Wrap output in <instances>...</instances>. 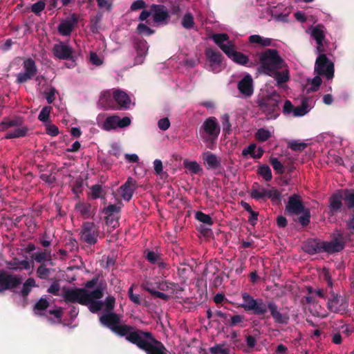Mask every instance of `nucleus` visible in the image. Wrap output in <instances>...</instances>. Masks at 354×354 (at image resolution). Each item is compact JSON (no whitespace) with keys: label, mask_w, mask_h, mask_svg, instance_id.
Wrapping results in <instances>:
<instances>
[{"label":"nucleus","mask_w":354,"mask_h":354,"mask_svg":"<svg viewBox=\"0 0 354 354\" xmlns=\"http://www.w3.org/2000/svg\"><path fill=\"white\" fill-rule=\"evenodd\" d=\"M322 252H325L328 254H333L342 251L345 246L343 241H339L337 237H333L330 241H322Z\"/></svg>","instance_id":"20"},{"label":"nucleus","mask_w":354,"mask_h":354,"mask_svg":"<svg viewBox=\"0 0 354 354\" xmlns=\"http://www.w3.org/2000/svg\"><path fill=\"white\" fill-rule=\"evenodd\" d=\"M21 283V278L0 269V294L17 288Z\"/></svg>","instance_id":"12"},{"label":"nucleus","mask_w":354,"mask_h":354,"mask_svg":"<svg viewBox=\"0 0 354 354\" xmlns=\"http://www.w3.org/2000/svg\"><path fill=\"white\" fill-rule=\"evenodd\" d=\"M89 296H93L96 299L103 297V290L97 288L91 292H88L85 288H75L66 290L63 295V298L66 303H78L83 306H88Z\"/></svg>","instance_id":"6"},{"label":"nucleus","mask_w":354,"mask_h":354,"mask_svg":"<svg viewBox=\"0 0 354 354\" xmlns=\"http://www.w3.org/2000/svg\"><path fill=\"white\" fill-rule=\"evenodd\" d=\"M271 137V133L269 130L261 128L258 129L255 134V138L259 142L267 141Z\"/></svg>","instance_id":"46"},{"label":"nucleus","mask_w":354,"mask_h":354,"mask_svg":"<svg viewBox=\"0 0 354 354\" xmlns=\"http://www.w3.org/2000/svg\"><path fill=\"white\" fill-rule=\"evenodd\" d=\"M136 188V180L131 177H129L125 183L120 187L121 197L124 201H129Z\"/></svg>","instance_id":"21"},{"label":"nucleus","mask_w":354,"mask_h":354,"mask_svg":"<svg viewBox=\"0 0 354 354\" xmlns=\"http://www.w3.org/2000/svg\"><path fill=\"white\" fill-rule=\"evenodd\" d=\"M270 162L277 174H283L284 173V166L277 158H270Z\"/></svg>","instance_id":"49"},{"label":"nucleus","mask_w":354,"mask_h":354,"mask_svg":"<svg viewBox=\"0 0 354 354\" xmlns=\"http://www.w3.org/2000/svg\"><path fill=\"white\" fill-rule=\"evenodd\" d=\"M221 120L223 133L225 136L231 134L232 124L230 121V115L228 113L223 114L221 117Z\"/></svg>","instance_id":"38"},{"label":"nucleus","mask_w":354,"mask_h":354,"mask_svg":"<svg viewBox=\"0 0 354 354\" xmlns=\"http://www.w3.org/2000/svg\"><path fill=\"white\" fill-rule=\"evenodd\" d=\"M258 174L266 181H270L272 178V171L268 165H263L259 167Z\"/></svg>","instance_id":"44"},{"label":"nucleus","mask_w":354,"mask_h":354,"mask_svg":"<svg viewBox=\"0 0 354 354\" xmlns=\"http://www.w3.org/2000/svg\"><path fill=\"white\" fill-rule=\"evenodd\" d=\"M91 196L93 199H97L101 197V194L102 192V186L100 185L96 184L91 187Z\"/></svg>","instance_id":"56"},{"label":"nucleus","mask_w":354,"mask_h":354,"mask_svg":"<svg viewBox=\"0 0 354 354\" xmlns=\"http://www.w3.org/2000/svg\"><path fill=\"white\" fill-rule=\"evenodd\" d=\"M205 56L210 62L209 66L212 71H215L216 70V67L220 66L223 58L222 54L219 51L212 48H207L205 50Z\"/></svg>","instance_id":"26"},{"label":"nucleus","mask_w":354,"mask_h":354,"mask_svg":"<svg viewBox=\"0 0 354 354\" xmlns=\"http://www.w3.org/2000/svg\"><path fill=\"white\" fill-rule=\"evenodd\" d=\"M212 39L225 54H228L229 50L234 47V42L230 40V37L226 33L214 34L212 35Z\"/></svg>","instance_id":"17"},{"label":"nucleus","mask_w":354,"mask_h":354,"mask_svg":"<svg viewBox=\"0 0 354 354\" xmlns=\"http://www.w3.org/2000/svg\"><path fill=\"white\" fill-rule=\"evenodd\" d=\"M133 335L129 337V342L135 344L147 354H166L165 345L156 339L151 332L138 328Z\"/></svg>","instance_id":"1"},{"label":"nucleus","mask_w":354,"mask_h":354,"mask_svg":"<svg viewBox=\"0 0 354 354\" xmlns=\"http://www.w3.org/2000/svg\"><path fill=\"white\" fill-rule=\"evenodd\" d=\"M346 207L348 209L354 208V191L348 190L345 191L344 196L343 198Z\"/></svg>","instance_id":"45"},{"label":"nucleus","mask_w":354,"mask_h":354,"mask_svg":"<svg viewBox=\"0 0 354 354\" xmlns=\"http://www.w3.org/2000/svg\"><path fill=\"white\" fill-rule=\"evenodd\" d=\"M137 30L140 34H147V35H151L153 31L147 25L144 24H139Z\"/></svg>","instance_id":"64"},{"label":"nucleus","mask_w":354,"mask_h":354,"mask_svg":"<svg viewBox=\"0 0 354 354\" xmlns=\"http://www.w3.org/2000/svg\"><path fill=\"white\" fill-rule=\"evenodd\" d=\"M181 24L185 29H192L194 26V19L192 13L187 12L183 16L181 21Z\"/></svg>","instance_id":"43"},{"label":"nucleus","mask_w":354,"mask_h":354,"mask_svg":"<svg viewBox=\"0 0 354 354\" xmlns=\"http://www.w3.org/2000/svg\"><path fill=\"white\" fill-rule=\"evenodd\" d=\"M151 10L153 14V20L156 23L163 22L169 18L167 8L161 4H152Z\"/></svg>","instance_id":"23"},{"label":"nucleus","mask_w":354,"mask_h":354,"mask_svg":"<svg viewBox=\"0 0 354 354\" xmlns=\"http://www.w3.org/2000/svg\"><path fill=\"white\" fill-rule=\"evenodd\" d=\"M78 18L75 14L71 16V19L60 23L57 30L60 35L68 36L72 32L74 27L77 24Z\"/></svg>","instance_id":"25"},{"label":"nucleus","mask_w":354,"mask_h":354,"mask_svg":"<svg viewBox=\"0 0 354 354\" xmlns=\"http://www.w3.org/2000/svg\"><path fill=\"white\" fill-rule=\"evenodd\" d=\"M52 51L54 56L59 59L72 60L73 63L75 62L73 56V48L64 42L55 44L53 46Z\"/></svg>","instance_id":"15"},{"label":"nucleus","mask_w":354,"mask_h":354,"mask_svg":"<svg viewBox=\"0 0 354 354\" xmlns=\"http://www.w3.org/2000/svg\"><path fill=\"white\" fill-rule=\"evenodd\" d=\"M184 166L192 174H197L202 171L203 169L196 161H184Z\"/></svg>","instance_id":"41"},{"label":"nucleus","mask_w":354,"mask_h":354,"mask_svg":"<svg viewBox=\"0 0 354 354\" xmlns=\"http://www.w3.org/2000/svg\"><path fill=\"white\" fill-rule=\"evenodd\" d=\"M294 106L292 105V102L286 100L284 102L283 106V113L284 115H290L292 113Z\"/></svg>","instance_id":"63"},{"label":"nucleus","mask_w":354,"mask_h":354,"mask_svg":"<svg viewBox=\"0 0 354 354\" xmlns=\"http://www.w3.org/2000/svg\"><path fill=\"white\" fill-rule=\"evenodd\" d=\"M233 62L240 65L245 66L249 62L247 55L235 50V46L229 50V53L225 54Z\"/></svg>","instance_id":"29"},{"label":"nucleus","mask_w":354,"mask_h":354,"mask_svg":"<svg viewBox=\"0 0 354 354\" xmlns=\"http://www.w3.org/2000/svg\"><path fill=\"white\" fill-rule=\"evenodd\" d=\"M250 44H257L262 47L270 46L272 44V40L270 38H264L259 35H252L248 37Z\"/></svg>","instance_id":"33"},{"label":"nucleus","mask_w":354,"mask_h":354,"mask_svg":"<svg viewBox=\"0 0 354 354\" xmlns=\"http://www.w3.org/2000/svg\"><path fill=\"white\" fill-rule=\"evenodd\" d=\"M100 324L110 329L114 334L120 337H125L129 342V337L133 335L137 328L129 324H121L119 315L113 312H104L99 318Z\"/></svg>","instance_id":"2"},{"label":"nucleus","mask_w":354,"mask_h":354,"mask_svg":"<svg viewBox=\"0 0 354 354\" xmlns=\"http://www.w3.org/2000/svg\"><path fill=\"white\" fill-rule=\"evenodd\" d=\"M145 257L150 263L156 264L162 258V255L154 251L147 250Z\"/></svg>","instance_id":"50"},{"label":"nucleus","mask_w":354,"mask_h":354,"mask_svg":"<svg viewBox=\"0 0 354 354\" xmlns=\"http://www.w3.org/2000/svg\"><path fill=\"white\" fill-rule=\"evenodd\" d=\"M51 110V106H44L38 115L39 120L43 122H48L49 120Z\"/></svg>","instance_id":"51"},{"label":"nucleus","mask_w":354,"mask_h":354,"mask_svg":"<svg viewBox=\"0 0 354 354\" xmlns=\"http://www.w3.org/2000/svg\"><path fill=\"white\" fill-rule=\"evenodd\" d=\"M221 132V127L215 117L207 118L200 130V136L208 149H214Z\"/></svg>","instance_id":"7"},{"label":"nucleus","mask_w":354,"mask_h":354,"mask_svg":"<svg viewBox=\"0 0 354 354\" xmlns=\"http://www.w3.org/2000/svg\"><path fill=\"white\" fill-rule=\"evenodd\" d=\"M50 273V269L44 264H41L37 269V276L41 279H46Z\"/></svg>","instance_id":"52"},{"label":"nucleus","mask_w":354,"mask_h":354,"mask_svg":"<svg viewBox=\"0 0 354 354\" xmlns=\"http://www.w3.org/2000/svg\"><path fill=\"white\" fill-rule=\"evenodd\" d=\"M258 184L254 183L251 188L250 196L257 201H266L268 198L270 189L262 188L261 190L257 188Z\"/></svg>","instance_id":"30"},{"label":"nucleus","mask_w":354,"mask_h":354,"mask_svg":"<svg viewBox=\"0 0 354 354\" xmlns=\"http://www.w3.org/2000/svg\"><path fill=\"white\" fill-rule=\"evenodd\" d=\"M209 351L212 354H229V349L223 348L221 345L211 347Z\"/></svg>","instance_id":"60"},{"label":"nucleus","mask_w":354,"mask_h":354,"mask_svg":"<svg viewBox=\"0 0 354 354\" xmlns=\"http://www.w3.org/2000/svg\"><path fill=\"white\" fill-rule=\"evenodd\" d=\"M41 180L45 182L46 184L49 185H53L56 182V178L55 176H53L52 174H41L39 176Z\"/></svg>","instance_id":"55"},{"label":"nucleus","mask_w":354,"mask_h":354,"mask_svg":"<svg viewBox=\"0 0 354 354\" xmlns=\"http://www.w3.org/2000/svg\"><path fill=\"white\" fill-rule=\"evenodd\" d=\"M50 306L49 301L46 298H40L35 304L33 310L35 313L39 316L46 315L45 311Z\"/></svg>","instance_id":"34"},{"label":"nucleus","mask_w":354,"mask_h":354,"mask_svg":"<svg viewBox=\"0 0 354 354\" xmlns=\"http://www.w3.org/2000/svg\"><path fill=\"white\" fill-rule=\"evenodd\" d=\"M103 212L106 216H115V214H119L120 212V207L114 204L109 205L104 209Z\"/></svg>","instance_id":"54"},{"label":"nucleus","mask_w":354,"mask_h":354,"mask_svg":"<svg viewBox=\"0 0 354 354\" xmlns=\"http://www.w3.org/2000/svg\"><path fill=\"white\" fill-rule=\"evenodd\" d=\"M237 88L245 97H250L254 93L253 80L250 74L245 75L238 83Z\"/></svg>","instance_id":"19"},{"label":"nucleus","mask_w":354,"mask_h":354,"mask_svg":"<svg viewBox=\"0 0 354 354\" xmlns=\"http://www.w3.org/2000/svg\"><path fill=\"white\" fill-rule=\"evenodd\" d=\"M133 286H131L128 290V295L130 300L136 304H140V298L139 295H135L133 292Z\"/></svg>","instance_id":"61"},{"label":"nucleus","mask_w":354,"mask_h":354,"mask_svg":"<svg viewBox=\"0 0 354 354\" xmlns=\"http://www.w3.org/2000/svg\"><path fill=\"white\" fill-rule=\"evenodd\" d=\"M288 147L292 151H301L306 148L307 144L303 142H299L297 140H292L288 142Z\"/></svg>","instance_id":"47"},{"label":"nucleus","mask_w":354,"mask_h":354,"mask_svg":"<svg viewBox=\"0 0 354 354\" xmlns=\"http://www.w3.org/2000/svg\"><path fill=\"white\" fill-rule=\"evenodd\" d=\"M282 71H279V70H276L275 72L271 73V75H268L270 77H273L277 81V86H281L282 84L286 83L289 81L290 75L288 69H281Z\"/></svg>","instance_id":"32"},{"label":"nucleus","mask_w":354,"mask_h":354,"mask_svg":"<svg viewBox=\"0 0 354 354\" xmlns=\"http://www.w3.org/2000/svg\"><path fill=\"white\" fill-rule=\"evenodd\" d=\"M28 128L26 127L17 128L12 131L7 133L5 136L6 139L19 138L26 136Z\"/></svg>","instance_id":"36"},{"label":"nucleus","mask_w":354,"mask_h":354,"mask_svg":"<svg viewBox=\"0 0 354 354\" xmlns=\"http://www.w3.org/2000/svg\"><path fill=\"white\" fill-rule=\"evenodd\" d=\"M83 182L81 179H77L73 184L72 191L76 195L82 192Z\"/></svg>","instance_id":"58"},{"label":"nucleus","mask_w":354,"mask_h":354,"mask_svg":"<svg viewBox=\"0 0 354 354\" xmlns=\"http://www.w3.org/2000/svg\"><path fill=\"white\" fill-rule=\"evenodd\" d=\"M202 158L207 169L219 170L216 174L222 173L221 170H223V168L221 165V160L216 154L207 151L202 153Z\"/></svg>","instance_id":"16"},{"label":"nucleus","mask_w":354,"mask_h":354,"mask_svg":"<svg viewBox=\"0 0 354 354\" xmlns=\"http://www.w3.org/2000/svg\"><path fill=\"white\" fill-rule=\"evenodd\" d=\"M49 315H52L57 319V323H61L63 317V310L61 308H58L54 310H50L48 311Z\"/></svg>","instance_id":"62"},{"label":"nucleus","mask_w":354,"mask_h":354,"mask_svg":"<svg viewBox=\"0 0 354 354\" xmlns=\"http://www.w3.org/2000/svg\"><path fill=\"white\" fill-rule=\"evenodd\" d=\"M23 122V120L18 118L14 120H4L0 122V131H6L10 127L20 126Z\"/></svg>","instance_id":"39"},{"label":"nucleus","mask_w":354,"mask_h":354,"mask_svg":"<svg viewBox=\"0 0 354 354\" xmlns=\"http://www.w3.org/2000/svg\"><path fill=\"white\" fill-rule=\"evenodd\" d=\"M195 218L199 222L206 224L208 226H212L214 224V221L212 217L201 211H198L196 212Z\"/></svg>","instance_id":"42"},{"label":"nucleus","mask_w":354,"mask_h":354,"mask_svg":"<svg viewBox=\"0 0 354 354\" xmlns=\"http://www.w3.org/2000/svg\"><path fill=\"white\" fill-rule=\"evenodd\" d=\"M98 299L93 296H89L88 309L93 313H96L102 309L104 303L101 301H97Z\"/></svg>","instance_id":"37"},{"label":"nucleus","mask_w":354,"mask_h":354,"mask_svg":"<svg viewBox=\"0 0 354 354\" xmlns=\"http://www.w3.org/2000/svg\"><path fill=\"white\" fill-rule=\"evenodd\" d=\"M268 199H270L272 201H281V194L276 188L272 187L270 189Z\"/></svg>","instance_id":"57"},{"label":"nucleus","mask_w":354,"mask_h":354,"mask_svg":"<svg viewBox=\"0 0 354 354\" xmlns=\"http://www.w3.org/2000/svg\"><path fill=\"white\" fill-rule=\"evenodd\" d=\"M269 310L270 315L272 317L274 321L280 324H287L289 322V315L286 313H281L278 310L277 305L273 301H269L267 304V310Z\"/></svg>","instance_id":"18"},{"label":"nucleus","mask_w":354,"mask_h":354,"mask_svg":"<svg viewBox=\"0 0 354 354\" xmlns=\"http://www.w3.org/2000/svg\"><path fill=\"white\" fill-rule=\"evenodd\" d=\"M322 241L317 239H308L304 242L302 250L308 254H315L322 252Z\"/></svg>","instance_id":"24"},{"label":"nucleus","mask_w":354,"mask_h":354,"mask_svg":"<svg viewBox=\"0 0 354 354\" xmlns=\"http://www.w3.org/2000/svg\"><path fill=\"white\" fill-rule=\"evenodd\" d=\"M80 240L88 245H94L97 243L100 236L99 226L93 222H84L80 232Z\"/></svg>","instance_id":"9"},{"label":"nucleus","mask_w":354,"mask_h":354,"mask_svg":"<svg viewBox=\"0 0 354 354\" xmlns=\"http://www.w3.org/2000/svg\"><path fill=\"white\" fill-rule=\"evenodd\" d=\"M134 48L137 53L135 57V64H142L147 54L149 48L147 42L145 39L136 40L134 43Z\"/></svg>","instance_id":"22"},{"label":"nucleus","mask_w":354,"mask_h":354,"mask_svg":"<svg viewBox=\"0 0 354 354\" xmlns=\"http://www.w3.org/2000/svg\"><path fill=\"white\" fill-rule=\"evenodd\" d=\"M243 303L240 305L245 311H251L257 316H263L267 313V304L261 299H254L248 292L242 294Z\"/></svg>","instance_id":"8"},{"label":"nucleus","mask_w":354,"mask_h":354,"mask_svg":"<svg viewBox=\"0 0 354 354\" xmlns=\"http://www.w3.org/2000/svg\"><path fill=\"white\" fill-rule=\"evenodd\" d=\"M259 70L266 75H271L276 70L283 69L286 66L283 59L277 50L267 48L259 54Z\"/></svg>","instance_id":"4"},{"label":"nucleus","mask_w":354,"mask_h":354,"mask_svg":"<svg viewBox=\"0 0 354 354\" xmlns=\"http://www.w3.org/2000/svg\"><path fill=\"white\" fill-rule=\"evenodd\" d=\"M91 205L88 203H79L76 208L84 218H88L91 216Z\"/></svg>","instance_id":"48"},{"label":"nucleus","mask_w":354,"mask_h":354,"mask_svg":"<svg viewBox=\"0 0 354 354\" xmlns=\"http://www.w3.org/2000/svg\"><path fill=\"white\" fill-rule=\"evenodd\" d=\"M113 98L122 109H127L129 107L131 100L128 95L124 91L116 90L113 92Z\"/></svg>","instance_id":"28"},{"label":"nucleus","mask_w":354,"mask_h":354,"mask_svg":"<svg viewBox=\"0 0 354 354\" xmlns=\"http://www.w3.org/2000/svg\"><path fill=\"white\" fill-rule=\"evenodd\" d=\"M281 102L282 97L277 91H273L259 98L257 103L259 111L267 120H275L280 114Z\"/></svg>","instance_id":"3"},{"label":"nucleus","mask_w":354,"mask_h":354,"mask_svg":"<svg viewBox=\"0 0 354 354\" xmlns=\"http://www.w3.org/2000/svg\"><path fill=\"white\" fill-rule=\"evenodd\" d=\"M157 288L161 291H169L171 294L179 290V285L168 281H162L158 283Z\"/></svg>","instance_id":"35"},{"label":"nucleus","mask_w":354,"mask_h":354,"mask_svg":"<svg viewBox=\"0 0 354 354\" xmlns=\"http://www.w3.org/2000/svg\"><path fill=\"white\" fill-rule=\"evenodd\" d=\"M24 73H19L17 76V82L22 84L31 80L37 73L35 62L32 58L26 59L23 62Z\"/></svg>","instance_id":"13"},{"label":"nucleus","mask_w":354,"mask_h":354,"mask_svg":"<svg viewBox=\"0 0 354 354\" xmlns=\"http://www.w3.org/2000/svg\"><path fill=\"white\" fill-rule=\"evenodd\" d=\"M285 213L288 216H299L298 222L305 227L310 222V211L304 206L301 196L294 194L289 196L285 207Z\"/></svg>","instance_id":"5"},{"label":"nucleus","mask_w":354,"mask_h":354,"mask_svg":"<svg viewBox=\"0 0 354 354\" xmlns=\"http://www.w3.org/2000/svg\"><path fill=\"white\" fill-rule=\"evenodd\" d=\"M315 72L330 80L334 76V64L329 60L326 55H319L315 61Z\"/></svg>","instance_id":"10"},{"label":"nucleus","mask_w":354,"mask_h":354,"mask_svg":"<svg viewBox=\"0 0 354 354\" xmlns=\"http://www.w3.org/2000/svg\"><path fill=\"white\" fill-rule=\"evenodd\" d=\"M327 308L331 313L341 315L346 313L348 308V297L333 293L331 297L328 300Z\"/></svg>","instance_id":"11"},{"label":"nucleus","mask_w":354,"mask_h":354,"mask_svg":"<svg viewBox=\"0 0 354 354\" xmlns=\"http://www.w3.org/2000/svg\"><path fill=\"white\" fill-rule=\"evenodd\" d=\"M104 306H105L104 311L105 312H113L115 304V299L113 296L109 295L108 296L104 302Z\"/></svg>","instance_id":"53"},{"label":"nucleus","mask_w":354,"mask_h":354,"mask_svg":"<svg viewBox=\"0 0 354 354\" xmlns=\"http://www.w3.org/2000/svg\"><path fill=\"white\" fill-rule=\"evenodd\" d=\"M342 197L341 194H334L329 198V212L330 216H333L342 211L343 206Z\"/></svg>","instance_id":"27"},{"label":"nucleus","mask_w":354,"mask_h":354,"mask_svg":"<svg viewBox=\"0 0 354 354\" xmlns=\"http://www.w3.org/2000/svg\"><path fill=\"white\" fill-rule=\"evenodd\" d=\"M308 111V105L306 100H303L300 106L294 107L292 114L294 117H301L306 115Z\"/></svg>","instance_id":"40"},{"label":"nucleus","mask_w":354,"mask_h":354,"mask_svg":"<svg viewBox=\"0 0 354 354\" xmlns=\"http://www.w3.org/2000/svg\"><path fill=\"white\" fill-rule=\"evenodd\" d=\"M325 26L319 24L311 27L310 35L316 41V43L325 41Z\"/></svg>","instance_id":"31"},{"label":"nucleus","mask_w":354,"mask_h":354,"mask_svg":"<svg viewBox=\"0 0 354 354\" xmlns=\"http://www.w3.org/2000/svg\"><path fill=\"white\" fill-rule=\"evenodd\" d=\"M131 124V119L124 117L122 119L118 115H111L106 118L102 128L105 131H110L117 128H125Z\"/></svg>","instance_id":"14"},{"label":"nucleus","mask_w":354,"mask_h":354,"mask_svg":"<svg viewBox=\"0 0 354 354\" xmlns=\"http://www.w3.org/2000/svg\"><path fill=\"white\" fill-rule=\"evenodd\" d=\"M118 218V216H106V223L113 228H115L119 225Z\"/></svg>","instance_id":"59"}]
</instances>
